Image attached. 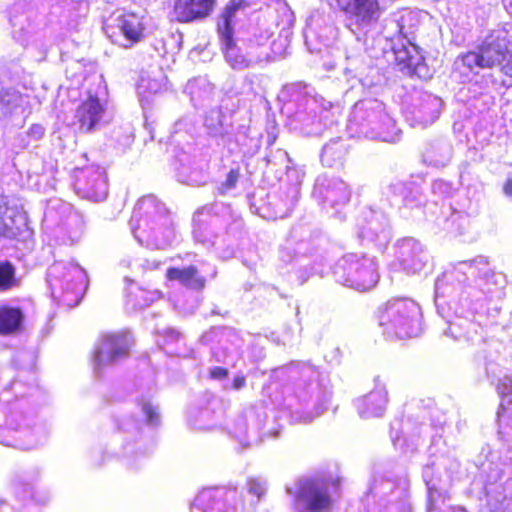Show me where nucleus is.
Segmentation results:
<instances>
[{
  "label": "nucleus",
  "instance_id": "c9c22d12",
  "mask_svg": "<svg viewBox=\"0 0 512 512\" xmlns=\"http://www.w3.org/2000/svg\"><path fill=\"white\" fill-rule=\"evenodd\" d=\"M142 411L146 416V421L150 425H157L159 423V413L157 407L152 406L150 403L142 405Z\"/></svg>",
  "mask_w": 512,
  "mask_h": 512
},
{
  "label": "nucleus",
  "instance_id": "7ed1b4c3",
  "mask_svg": "<svg viewBox=\"0 0 512 512\" xmlns=\"http://www.w3.org/2000/svg\"><path fill=\"white\" fill-rule=\"evenodd\" d=\"M489 261L484 256H478L469 261H461L454 266L450 272L444 273L442 278H438L435 282L436 296L445 295L443 288L448 280H457L459 283L467 279L466 275H479L476 281V288L472 290L476 292L478 289L484 295H492L504 287L505 277L502 273H497L488 268Z\"/></svg>",
  "mask_w": 512,
  "mask_h": 512
},
{
  "label": "nucleus",
  "instance_id": "9d476101",
  "mask_svg": "<svg viewBox=\"0 0 512 512\" xmlns=\"http://www.w3.org/2000/svg\"><path fill=\"white\" fill-rule=\"evenodd\" d=\"M113 112L106 98H86L76 108L75 119L81 133H92L100 126L108 124Z\"/></svg>",
  "mask_w": 512,
  "mask_h": 512
},
{
  "label": "nucleus",
  "instance_id": "39448f33",
  "mask_svg": "<svg viewBox=\"0 0 512 512\" xmlns=\"http://www.w3.org/2000/svg\"><path fill=\"white\" fill-rule=\"evenodd\" d=\"M510 44L511 40L506 31H493L477 50L459 56L457 63L461 62L463 66L471 71L476 68L484 69L500 66L510 56Z\"/></svg>",
  "mask_w": 512,
  "mask_h": 512
},
{
  "label": "nucleus",
  "instance_id": "ddd939ff",
  "mask_svg": "<svg viewBox=\"0 0 512 512\" xmlns=\"http://www.w3.org/2000/svg\"><path fill=\"white\" fill-rule=\"evenodd\" d=\"M398 259L403 270L415 274L424 269L428 255L414 238H404L398 242Z\"/></svg>",
  "mask_w": 512,
  "mask_h": 512
},
{
  "label": "nucleus",
  "instance_id": "a19ab883",
  "mask_svg": "<svg viewBox=\"0 0 512 512\" xmlns=\"http://www.w3.org/2000/svg\"><path fill=\"white\" fill-rule=\"evenodd\" d=\"M44 127L39 124H34L30 127L28 134L34 139L38 140L44 135Z\"/></svg>",
  "mask_w": 512,
  "mask_h": 512
},
{
  "label": "nucleus",
  "instance_id": "603ef678",
  "mask_svg": "<svg viewBox=\"0 0 512 512\" xmlns=\"http://www.w3.org/2000/svg\"><path fill=\"white\" fill-rule=\"evenodd\" d=\"M287 492H288L289 494H291V493H292V491H291V489H290V488H287Z\"/></svg>",
  "mask_w": 512,
  "mask_h": 512
},
{
  "label": "nucleus",
  "instance_id": "423d86ee",
  "mask_svg": "<svg viewBox=\"0 0 512 512\" xmlns=\"http://www.w3.org/2000/svg\"><path fill=\"white\" fill-rule=\"evenodd\" d=\"M86 273L75 263H55L48 270V282L54 297H59L67 306H75L80 301V294Z\"/></svg>",
  "mask_w": 512,
  "mask_h": 512
},
{
  "label": "nucleus",
  "instance_id": "0eeeda50",
  "mask_svg": "<svg viewBox=\"0 0 512 512\" xmlns=\"http://www.w3.org/2000/svg\"><path fill=\"white\" fill-rule=\"evenodd\" d=\"M335 275L343 285L358 291L373 288L379 279L374 259L353 253L345 255L338 261Z\"/></svg>",
  "mask_w": 512,
  "mask_h": 512
},
{
  "label": "nucleus",
  "instance_id": "5701e85b",
  "mask_svg": "<svg viewBox=\"0 0 512 512\" xmlns=\"http://www.w3.org/2000/svg\"><path fill=\"white\" fill-rule=\"evenodd\" d=\"M419 15L417 12L404 10L401 12L399 18L396 20L398 33L407 41L409 45L415 50L416 45L413 43L415 39V32L419 26Z\"/></svg>",
  "mask_w": 512,
  "mask_h": 512
},
{
  "label": "nucleus",
  "instance_id": "6e6552de",
  "mask_svg": "<svg viewBox=\"0 0 512 512\" xmlns=\"http://www.w3.org/2000/svg\"><path fill=\"white\" fill-rule=\"evenodd\" d=\"M336 488V482L324 478L300 480L296 503L311 512L327 511L331 507V491Z\"/></svg>",
  "mask_w": 512,
  "mask_h": 512
},
{
  "label": "nucleus",
  "instance_id": "8fccbe9b",
  "mask_svg": "<svg viewBox=\"0 0 512 512\" xmlns=\"http://www.w3.org/2000/svg\"><path fill=\"white\" fill-rule=\"evenodd\" d=\"M396 186H398L399 188H402V184L401 183H399L398 185H393V187H396Z\"/></svg>",
  "mask_w": 512,
  "mask_h": 512
},
{
  "label": "nucleus",
  "instance_id": "20e7f679",
  "mask_svg": "<svg viewBox=\"0 0 512 512\" xmlns=\"http://www.w3.org/2000/svg\"><path fill=\"white\" fill-rule=\"evenodd\" d=\"M345 15V26L361 40L378 23L384 9L379 0H321Z\"/></svg>",
  "mask_w": 512,
  "mask_h": 512
},
{
  "label": "nucleus",
  "instance_id": "de8ad7c7",
  "mask_svg": "<svg viewBox=\"0 0 512 512\" xmlns=\"http://www.w3.org/2000/svg\"><path fill=\"white\" fill-rule=\"evenodd\" d=\"M172 334L175 335L176 338L179 337V333L178 332L172 331Z\"/></svg>",
  "mask_w": 512,
  "mask_h": 512
},
{
  "label": "nucleus",
  "instance_id": "4468645a",
  "mask_svg": "<svg viewBox=\"0 0 512 512\" xmlns=\"http://www.w3.org/2000/svg\"><path fill=\"white\" fill-rule=\"evenodd\" d=\"M216 4V0H175L173 19L188 23L208 17Z\"/></svg>",
  "mask_w": 512,
  "mask_h": 512
},
{
  "label": "nucleus",
  "instance_id": "bb28decb",
  "mask_svg": "<svg viewBox=\"0 0 512 512\" xmlns=\"http://www.w3.org/2000/svg\"><path fill=\"white\" fill-rule=\"evenodd\" d=\"M22 321L19 309L4 307L0 309V333L9 334L17 330Z\"/></svg>",
  "mask_w": 512,
  "mask_h": 512
},
{
  "label": "nucleus",
  "instance_id": "f257e3e1",
  "mask_svg": "<svg viewBox=\"0 0 512 512\" xmlns=\"http://www.w3.org/2000/svg\"><path fill=\"white\" fill-rule=\"evenodd\" d=\"M130 225L135 238L148 247L165 249L175 238L169 211L153 195L145 196L137 202Z\"/></svg>",
  "mask_w": 512,
  "mask_h": 512
},
{
  "label": "nucleus",
  "instance_id": "cd10ccee",
  "mask_svg": "<svg viewBox=\"0 0 512 512\" xmlns=\"http://www.w3.org/2000/svg\"><path fill=\"white\" fill-rule=\"evenodd\" d=\"M248 6L246 0H230L226 5L221 19L218 22V33L227 35V31H232L231 21L238 11L244 10Z\"/></svg>",
  "mask_w": 512,
  "mask_h": 512
},
{
  "label": "nucleus",
  "instance_id": "393cba45",
  "mask_svg": "<svg viewBox=\"0 0 512 512\" xmlns=\"http://www.w3.org/2000/svg\"><path fill=\"white\" fill-rule=\"evenodd\" d=\"M413 52H417V48L414 50L411 45L406 46L405 44L393 49L395 64L399 70H407L410 73L418 65L422 56L413 54Z\"/></svg>",
  "mask_w": 512,
  "mask_h": 512
},
{
  "label": "nucleus",
  "instance_id": "1a4fd4ad",
  "mask_svg": "<svg viewBox=\"0 0 512 512\" xmlns=\"http://www.w3.org/2000/svg\"><path fill=\"white\" fill-rule=\"evenodd\" d=\"M132 344L129 333L104 334L95 346L94 370L98 373L101 369L127 358Z\"/></svg>",
  "mask_w": 512,
  "mask_h": 512
},
{
  "label": "nucleus",
  "instance_id": "a878e982",
  "mask_svg": "<svg viewBox=\"0 0 512 512\" xmlns=\"http://www.w3.org/2000/svg\"><path fill=\"white\" fill-rule=\"evenodd\" d=\"M165 77L160 75V78L143 76L137 85L138 96H153L167 92L166 84L164 83Z\"/></svg>",
  "mask_w": 512,
  "mask_h": 512
},
{
  "label": "nucleus",
  "instance_id": "e433bc0d",
  "mask_svg": "<svg viewBox=\"0 0 512 512\" xmlns=\"http://www.w3.org/2000/svg\"><path fill=\"white\" fill-rule=\"evenodd\" d=\"M300 376L303 381L313 382L318 378V372L313 365L303 363L300 366Z\"/></svg>",
  "mask_w": 512,
  "mask_h": 512
},
{
  "label": "nucleus",
  "instance_id": "4c0bfd02",
  "mask_svg": "<svg viewBox=\"0 0 512 512\" xmlns=\"http://www.w3.org/2000/svg\"><path fill=\"white\" fill-rule=\"evenodd\" d=\"M239 178V173L235 170H231L226 177V180L222 183L219 188L220 192L224 194L226 191L235 187Z\"/></svg>",
  "mask_w": 512,
  "mask_h": 512
},
{
  "label": "nucleus",
  "instance_id": "7c9ffc66",
  "mask_svg": "<svg viewBox=\"0 0 512 512\" xmlns=\"http://www.w3.org/2000/svg\"><path fill=\"white\" fill-rule=\"evenodd\" d=\"M471 328H474V325L471 322L467 320H460L458 322L450 323L448 329L445 330L444 333L446 335H451L455 340H473V335L470 331Z\"/></svg>",
  "mask_w": 512,
  "mask_h": 512
},
{
  "label": "nucleus",
  "instance_id": "c756f323",
  "mask_svg": "<svg viewBox=\"0 0 512 512\" xmlns=\"http://www.w3.org/2000/svg\"><path fill=\"white\" fill-rule=\"evenodd\" d=\"M452 147L447 143H439L427 153V158L435 166H445L451 160Z\"/></svg>",
  "mask_w": 512,
  "mask_h": 512
},
{
  "label": "nucleus",
  "instance_id": "f03ea898",
  "mask_svg": "<svg viewBox=\"0 0 512 512\" xmlns=\"http://www.w3.org/2000/svg\"><path fill=\"white\" fill-rule=\"evenodd\" d=\"M378 321L383 333L390 338L416 337L421 331V310L410 299H392L379 308Z\"/></svg>",
  "mask_w": 512,
  "mask_h": 512
},
{
  "label": "nucleus",
  "instance_id": "72a5a7b5",
  "mask_svg": "<svg viewBox=\"0 0 512 512\" xmlns=\"http://www.w3.org/2000/svg\"><path fill=\"white\" fill-rule=\"evenodd\" d=\"M498 392L501 395V408L505 409V405H512V375L504 376L498 386Z\"/></svg>",
  "mask_w": 512,
  "mask_h": 512
},
{
  "label": "nucleus",
  "instance_id": "4be33fe9",
  "mask_svg": "<svg viewBox=\"0 0 512 512\" xmlns=\"http://www.w3.org/2000/svg\"><path fill=\"white\" fill-rule=\"evenodd\" d=\"M219 36L222 41L225 58L233 68L241 69L249 67L255 62V60L246 58L239 53V50L234 44L232 38V31H227V35L224 33H219Z\"/></svg>",
  "mask_w": 512,
  "mask_h": 512
},
{
  "label": "nucleus",
  "instance_id": "49530a36",
  "mask_svg": "<svg viewBox=\"0 0 512 512\" xmlns=\"http://www.w3.org/2000/svg\"><path fill=\"white\" fill-rule=\"evenodd\" d=\"M469 296H472L474 297L475 299H478V295L476 293H473V292H467Z\"/></svg>",
  "mask_w": 512,
  "mask_h": 512
},
{
  "label": "nucleus",
  "instance_id": "6ab92c4d",
  "mask_svg": "<svg viewBox=\"0 0 512 512\" xmlns=\"http://www.w3.org/2000/svg\"><path fill=\"white\" fill-rule=\"evenodd\" d=\"M167 278L169 280L178 281L183 286L200 291L204 289L206 280L200 276L198 270L194 266H188L185 268H169L167 270Z\"/></svg>",
  "mask_w": 512,
  "mask_h": 512
},
{
  "label": "nucleus",
  "instance_id": "09e8293b",
  "mask_svg": "<svg viewBox=\"0 0 512 512\" xmlns=\"http://www.w3.org/2000/svg\"><path fill=\"white\" fill-rule=\"evenodd\" d=\"M311 420H312V417H311V416H309V417H307V418L305 419V422H309V421H311Z\"/></svg>",
  "mask_w": 512,
  "mask_h": 512
},
{
  "label": "nucleus",
  "instance_id": "a211bd4d",
  "mask_svg": "<svg viewBox=\"0 0 512 512\" xmlns=\"http://www.w3.org/2000/svg\"><path fill=\"white\" fill-rule=\"evenodd\" d=\"M204 125L209 135L224 140L231 133V117L223 113L221 108L211 109L205 117Z\"/></svg>",
  "mask_w": 512,
  "mask_h": 512
},
{
  "label": "nucleus",
  "instance_id": "b1692460",
  "mask_svg": "<svg viewBox=\"0 0 512 512\" xmlns=\"http://www.w3.org/2000/svg\"><path fill=\"white\" fill-rule=\"evenodd\" d=\"M351 192L347 184L339 179L334 178L329 181L325 191V201L331 203L332 206L345 205L349 202Z\"/></svg>",
  "mask_w": 512,
  "mask_h": 512
},
{
  "label": "nucleus",
  "instance_id": "a18cd8bd",
  "mask_svg": "<svg viewBox=\"0 0 512 512\" xmlns=\"http://www.w3.org/2000/svg\"><path fill=\"white\" fill-rule=\"evenodd\" d=\"M269 38H270V34H269V33H266L265 38H261V39L258 41V44H259V45H263V44H264V40H268Z\"/></svg>",
  "mask_w": 512,
  "mask_h": 512
},
{
  "label": "nucleus",
  "instance_id": "c85d7f7f",
  "mask_svg": "<svg viewBox=\"0 0 512 512\" xmlns=\"http://www.w3.org/2000/svg\"><path fill=\"white\" fill-rule=\"evenodd\" d=\"M20 283V279L16 277L15 266L7 260H0V291L18 288Z\"/></svg>",
  "mask_w": 512,
  "mask_h": 512
},
{
  "label": "nucleus",
  "instance_id": "2eb2a0df",
  "mask_svg": "<svg viewBox=\"0 0 512 512\" xmlns=\"http://www.w3.org/2000/svg\"><path fill=\"white\" fill-rule=\"evenodd\" d=\"M418 103L408 113L407 117L413 127L422 128L434 123L438 118L443 102L442 98H416Z\"/></svg>",
  "mask_w": 512,
  "mask_h": 512
},
{
  "label": "nucleus",
  "instance_id": "dca6fc26",
  "mask_svg": "<svg viewBox=\"0 0 512 512\" xmlns=\"http://www.w3.org/2000/svg\"><path fill=\"white\" fill-rule=\"evenodd\" d=\"M387 391L384 387H377L364 397L358 399L357 409L362 418L380 417L387 405Z\"/></svg>",
  "mask_w": 512,
  "mask_h": 512
},
{
  "label": "nucleus",
  "instance_id": "2f4dec72",
  "mask_svg": "<svg viewBox=\"0 0 512 512\" xmlns=\"http://www.w3.org/2000/svg\"><path fill=\"white\" fill-rule=\"evenodd\" d=\"M214 85H212L206 78H197L188 82L186 85V93L188 94H213Z\"/></svg>",
  "mask_w": 512,
  "mask_h": 512
},
{
  "label": "nucleus",
  "instance_id": "473e14b6",
  "mask_svg": "<svg viewBox=\"0 0 512 512\" xmlns=\"http://www.w3.org/2000/svg\"><path fill=\"white\" fill-rule=\"evenodd\" d=\"M282 92L284 94H287L290 96H293V95L312 96L314 93H316L315 89L312 86H310L302 81L293 82V83L284 85Z\"/></svg>",
  "mask_w": 512,
  "mask_h": 512
},
{
  "label": "nucleus",
  "instance_id": "f3484780",
  "mask_svg": "<svg viewBox=\"0 0 512 512\" xmlns=\"http://www.w3.org/2000/svg\"><path fill=\"white\" fill-rule=\"evenodd\" d=\"M228 491L220 488L205 489L194 499L191 512H224V497Z\"/></svg>",
  "mask_w": 512,
  "mask_h": 512
},
{
  "label": "nucleus",
  "instance_id": "9b49d317",
  "mask_svg": "<svg viewBox=\"0 0 512 512\" xmlns=\"http://www.w3.org/2000/svg\"><path fill=\"white\" fill-rule=\"evenodd\" d=\"M74 189L87 200L99 202L108 195V183L104 171L97 167L80 169L75 174Z\"/></svg>",
  "mask_w": 512,
  "mask_h": 512
},
{
  "label": "nucleus",
  "instance_id": "3c124183",
  "mask_svg": "<svg viewBox=\"0 0 512 512\" xmlns=\"http://www.w3.org/2000/svg\"><path fill=\"white\" fill-rule=\"evenodd\" d=\"M318 389V386L316 385L315 387L312 388V393L314 392V390H317Z\"/></svg>",
  "mask_w": 512,
  "mask_h": 512
},
{
  "label": "nucleus",
  "instance_id": "79ce46f5",
  "mask_svg": "<svg viewBox=\"0 0 512 512\" xmlns=\"http://www.w3.org/2000/svg\"><path fill=\"white\" fill-rule=\"evenodd\" d=\"M213 357L217 362H227V359L229 357V353L227 350H223V352H220L218 349L213 350Z\"/></svg>",
  "mask_w": 512,
  "mask_h": 512
},
{
  "label": "nucleus",
  "instance_id": "aec40b11",
  "mask_svg": "<svg viewBox=\"0 0 512 512\" xmlns=\"http://www.w3.org/2000/svg\"><path fill=\"white\" fill-rule=\"evenodd\" d=\"M17 218H21L17 208L11 207L5 197L0 198V237L12 238L19 231Z\"/></svg>",
  "mask_w": 512,
  "mask_h": 512
},
{
  "label": "nucleus",
  "instance_id": "f8f14e48",
  "mask_svg": "<svg viewBox=\"0 0 512 512\" xmlns=\"http://www.w3.org/2000/svg\"><path fill=\"white\" fill-rule=\"evenodd\" d=\"M143 24L135 14H126L116 19L115 26L107 30L111 41L124 48H130L143 36Z\"/></svg>",
  "mask_w": 512,
  "mask_h": 512
},
{
  "label": "nucleus",
  "instance_id": "58836bf2",
  "mask_svg": "<svg viewBox=\"0 0 512 512\" xmlns=\"http://www.w3.org/2000/svg\"><path fill=\"white\" fill-rule=\"evenodd\" d=\"M241 93L259 95L261 93L260 86L257 85V88H255L254 81L250 78H246Z\"/></svg>",
  "mask_w": 512,
  "mask_h": 512
},
{
  "label": "nucleus",
  "instance_id": "412c9836",
  "mask_svg": "<svg viewBox=\"0 0 512 512\" xmlns=\"http://www.w3.org/2000/svg\"><path fill=\"white\" fill-rule=\"evenodd\" d=\"M347 152V146L342 139L330 140L322 149L321 162L327 167H341Z\"/></svg>",
  "mask_w": 512,
  "mask_h": 512
},
{
  "label": "nucleus",
  "instance_id": "37998d69",
  "mask_svg": "<svg viewBox=\"0 0 512 512\" xmlns=\"http://www.w3.org/2000/svg\"><path fill=\"white\" fill-rule=\"evenodd\" d=\"M245 382H246V379H245V377L243 375H237L233 379V388L236 389V390H239V389L244 387Z\"/></svg>",
  "mask_w": 512,
  "mask_h": 512
},
{
  "label": "nucleus",
  "instance_id": "f704fd0d",
  "mask_svg": "<svg viewBox=\"0 0 512 512\" xmlns=\"http://www.w3.org/2000/svg\"><path fill=\"white\" fill-rule=\"evenodd\" d=\"M248 492L260 499L266 492V483L259 479H250L247 483Z\"/></svg>",
  "mask_w": 512,
  "mask_h": 512
},
{
  "label": "nucleus",
  "instance_id": "c03bdc74",
  "mask_svg": "<svg viewBox=\"0 0 512 512\" xmlns=\"http://www.w3.org/2000/svg\"><path fill=\"white\" fill-rule=\"evenodd\" d=\"M504 193L507 196H512V179H508L503 187Z\"/></svg>",
  "mask_w": 512,
  "mask_h": 512
},
{
  "label": "nucleus",
  "instance_id": "ea45409f",
  "mask_svg": "<svg viewBox=\"0 0 512 512\" xmlns=\"http://www.w3.org/2000/svg\"><path fill=\"white\" fill-rule=\"evenodd\" d=\"M228 375V370L222 367H213L210 369V376L213 379L222 380Z\"/></svg>",
  "mask_w": 512,
  "mask_h": 512
}]
</instances>
